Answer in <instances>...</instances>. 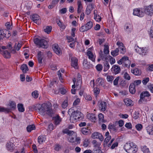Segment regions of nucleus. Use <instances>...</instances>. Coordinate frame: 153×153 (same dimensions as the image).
Returning a JSON list of instances; mask_svg holds the SVG:
<instances>
[{
    "label": "nucleus",
    "instance_id": "f257e3e1",
    "mask_svg": "<svg viewBox=\"0 0 153 153\" xmlns=\"http://www.w3.org/2000/svg\"><path fill=\"white\" fill-rule=\"evenodd\" d=\"M30 109L37 111L39 114L43 116L46 114L49 116H51L53 113V111L50 105L46 103L42 105L37 104L33 105L31 107Z\"/></svg>",
    "mask_w": 153,
    "mask_h": 153
},
{
    "label": "nucleus",
    "instance_id": "f03ea898",
    "mask_svg": "<svg viewBox=\"0 0 153 153\" xmlns=\"http://www.w3.org/2000/svg\"><path fill=\"white\" fill-rule=\"evenodd\" d=\"M73 109H70L68 111L69 114H71L70 117V121L72 123L76 122L83 119L84 115L82 113L79 111H73Z\"/></svg>",
    "mask_w": 153,
    "mask_h": 153
},
{
    "label": "nucleus",
    "instance_id": "7ed1b4c3",
    "mask_svg": "<svg viewBox=\"0 0 153 153\" xmlns=\"http://www.w3.org/2000/svg\"><path fill=\"white\" fill-rule=\"evenodd\" d=\"M124 149L128 153H136L138 150L137 145L133 142L126 143L124 146Z\"/></svg>",
    "mask_w": 153,
    "mask_h": 153
},
{
    "label": "nucleus",
    "instance_id": "20e7f679",
    "mask_svg": "<svg viewBox=\"0 0 153 153\" xmlns=\"http://www.w3.org/2000/svg\"><path fill=\"white\" fill-rule=\"evenodd\" d=\"M34 42L36 44L39 46V47L44 48H47L48 46L47 41L43 39L36 38L34 40Z\"/></svg>",
    "mask_w": 153,
    "mask_h": 153
},
{
    "label": "nucleus",
    "instance_id": "39448f33",
    "mask_svg": "<svg viewBox=\"0 0 153 153\" xmlns=\"http://www.w3.org/2000/svg\"><path fill=\"white\" fill-rule=\"evenodd\" d=\"M135 51L142 56H144L148 52V49L146 47H139L135 45L134 47Z\"/></svg>",
    "mask_w": 153,
    "mask_h": 153
},
{
    "label": "nucleus",
    "instance_id": "423d86ee",
    "mask_svg": "<svg viewBox=\"0 0 153 153\" xmlns=\"http://www.w3.org/2000/svg\"><path fill=\"white\" fill-rule=\"evenodd\" d=\"M93 26V23L91 21H90L86 24L82 26L79 29L81 32H84L90 29Z\"/></svg>",
    "mask_w": 153,
    "mask_h": 153
},
{
    "label": "nucleus",
    "instance_id": "0eeeda50",
    "mask_svg": "<svg viewBox=\"0 0 153 153\" xmlns=\"http://www.w3.org/2000/svg\"><path fill=\"white\" fill-rule=\"evenodd\" d=\"M68 140L71 143L76 142V143H79L80 139L79 137H77L76 133H74L73 135L69 136Z\"/></svg>",
    "mask_w": 153,
    "mask_h": 153
},
{
    "label": "nucleus",
    "instance_id": "6e6552de",
    "mask_svg": "<svg viewBox=\"0 0 153 153\" xmlns=\"http://www.w3.org/2000/svg\"><path fill=\"white\" fill-rule=\"evenodd\" d=\"M133 14L134 15L142 17L144 16V13L141 8H139L134 10Z\"/></svg>",
    "mask_w": 153,
    "mask_h": 153
},
{
    "label": "nucleus",
    "instance_id": "1a4fd4ad",
    "mask_svg": "<svg viewBox=\"0 0 153 153\" xmlns=\"http://www.w3.org/2000/svg\"><path fill=\"white\" fill-rule=\"evenodd\" d=\"M145 13L147 15L151 16L153 14V4L146 7Z\"/></svg>",
    "mask_w": 153,
    "mask_h": 153
},
{
    "label": "nucleus",
    "instance_id": "9d476101",
    "mask_svg": "<svg viewBox=\"0 0 153 153\" xmlns=\"http://www.w3.org/2000/svg\"><path fill=\"white\" fill-rule=\"evenodd\" d=\"M14 141L13 138L10 139V141L7 144V150L10 151L11 152H13L14 148L15 145L14 144Z\"/></svg>",
    "mask_w": 153,
    "mask_h": 153
},
{
    "label": "nucleus",
    "instance_id": "9b49d317",
    "mask_svg": "<svg viewBox=\"0 0 153 153\" xmlns=\"http://www.w3.org/2000/svg\"><path fill=\"white\" fill-rule=\"evenodd\" d=\"M93 50V47L90 48L88 49L87 55L88 58L91 60L92 62H94L95 60V57L94 56L91 51Z\"/></svg>",
    "mask_w": 153,
    "mask_h": 153
},
{
    "label": "nucleus",
    "instance_id": "f8f14e48",
    "mask_svg": "<svg viewBox=\"0 0 153 153\" xmlns=\"http://www.w3.org/2000/svg\"><path fill=\"white\" fill-rule=\"evenodd\" d=\"M71 59V66L76 69L78 68V59L75 57L71 56L70 58Z\"/></svg>",
    "mask_w": 153,
    "mask_h": 153
},
{
    "label": "nucleus",
    "instance_id": "ddd939ff",
    "mask_svg": "<svg viewBox=\"0 0 153 153\" xmlns=\"http://www.w3.org/2000/svg\"><path fill=\"white\" fill-rule=\"evenodd\" d=\"M91 137L93 139L98 138L101 141H102L104 139V138L102 134L97 132H95L93 133Z\"/></svg>",
    "mask_w": 153,
    "mask_h": 153
},
{
    "label": "nucleus",
    "instance_id": "4468645a",
    "mask_svg": "<svg viewBox=\"0 0 153 153\" xmlns=\"http://www.w3.org/2000/svg\"><path fill=\"white\" fill-rule=\"evenodd\" d=\"M124 29L126 32L130 33L133 30L132 25L130 23H126L124 26Z\"/></svg>",
    "mask_w": 153,
    "mask_h": 153
},
{
    "label": "nucleus",
    "instance_id": "2eb2a0df",
    "mask_svg": "<svg viewBox=\"0 0 153 153\" xmlns=\"http://www.w3.org/2000/svg\"><path fill=\"white\" fill-rule=\"evenodd\" d=\"M53 48L54 52L58 55L62 54V51L58 45L57 44H54L53 45Z\"/></svg>",
    "mask_w": 153,
    "mask_h": 153
},
{
    "label": "nucleus",
    "instance_id": "dca6fc26",
    "mask_svg": "<svg viewBox=\"0 0 153 153\" xmlns=\"http://www.w3.org/2000/svg\"><path fill=\"white\" fill-rule=\"evenodd\" d=\"M150 96L149 93L147 91L143 92L140 95V99L139 100V103H141L140 102H142V100H143L145 97H149Z\"/></svg>",
    "mask_w": 153,
    "mask_h": 153
},
{
    "label": "nucleus",
    "instance_id": "f3484780",
    "mask_svg": "<svg viewBox=\"0 0 153 153\" xmlns=\"http://www.w3.org/2000/svg\"><path fill=\"white\" fill-rule=\"evenodd\" d=\"M117 45L118 46L119 48L120 49V53L124 54L126 52L125 48L123 45V44L122 42H117Z\"/></svg>",
    "mask_w": 153,
    "mask_h": 153
},
{
    "label": "nucleus",
    "instance_id": "a211bd4d",
    "mask_svg": "<svg viewBox=\"0 0 153 153\" xmlns=\"http://www.w3.org/2000/svg\"><path fill=\"white\" fill-rule=\"evenodd\" d=\"M0 53L6 58H9L11 56L10 53L7 50H0Z\"/></svg>",
    "mask_w": 153,
    "mask_h": 153
},
{
    "label": "nucleus",
    "instance_id": "6ab92c4d",
    "mask_svg": "<svg viewBox=\"0 0 153 153\" xmlns=\"http://www.w3.org/2000/svg\"><path fill=\"white\" fill-rule=\"evenodd\" d=\"M99 108L102 111H104L106 109V104L104 101H101L99 105Z\"/></svg>",
    "mask_w": 153,
    "mask_h": 153
},
{
    "label": "nucleus",
    "instance_id": "aec40b11",
    "mask_svg": "<svg viewBox=\"0 0 153 153\" xmlns=\"http://www.w3.org/2000/svg\"><path fill=\"white\" fill-rule=\"evenodd\" d=\"M93 6L94 5L92 4H90L87 6L85 11L87 15H88L90 13Z\"/></svg>",
    "mask_w": 153,
    "mask_h": 153
},
{
    "label": "nucleus",
    "instance_id": "412c9836",
    "mask_svg": "<svg viewBox=\"0 0 153 153\" xmlns=\"http://www.w3.org/2000/svg\"><path fill=\"white\" fill-rule=\"evenodd\" d=\"M87 117L92 122H95L96 121V117L93 114H88L87 115Z\"/></svg>",
    "mask_w": 153,
    "mask_h": 153
},
{
    "label": "nucleus",
    "instance_id": "4be33fe9",
    "mask_svg": "<svg viewBox=\"0 0 153 153\" xmlns=\"http://www.w3.org/2000/svg\"><path fill=\"white\" fill-rule=\"evenodd\" d=\"M135 86L134 84L131 83L129 86V89L130 92L132 94H134L136 91Z\"/></svg>",
    "mask_w": 153,
    "mask_h": 153
},
{
    "label": "nucleus",
    "instance_id": "5701e85b",
    "mask_svg": "<svg viewBox=\"0 0 153 153\" xmlns=\"http://www.w3.org/2000/svg\"><path fill=\"white\" fill-rule=\"evenodd\" d=\"M53 120L54 121L55 124L56 125H59L61 121V118L58 115L54 117Z\"/></svg>",
    "mask_w": 153,
    "mask_h": 153
},
{
    "label": "nucleus",
    "instance_id": "b1692460",
    "mask_svg": "<svg viewBox=\"0 0 153 153\" xmlns=\"http://www.w3.org/2000/svg\"><path fill=\"white\" fill-rule=\"evenodd\" d=\"M111 69L113 70V71L115 74L119 73L120 70V68L118 65H113Z\"/></svg>",
    "mask_w": 153,
    "mask_h": 153
},
{
    "label": "nucleus",
    "instance_id": "393cba45",
    "mask_svg": "<svg viewBox=\"0 0 153 153\" xmlns=\"http://www.w3.org/2000/svg\"><path fill=\"white\" fill-rule=\"evenodd\" d=\"M45 140L46 138L45 135H40L38 138V142L39 144H41L45 141Z\"/></svg>",
    "mask_w": 153,
    "mask_h": 153
},
{
    "label": "nucleus",
    "instance_id": "a878e982",
    "mask_svg": "<svg viewBox=\"0 0 153 153\" xmlns=\"http://www.w3.org/2000/svg\"><path fill=\"white\" fill-rule=\"evenodd\" d=\"M146 130L149 134L153 135V126H148L146 127Z\"/></svg>",
    "mask_w": 153,
    "mask_h": 153
},
{
    "label": "nucleus",
    "instance_id": "bb28decb",
    "mask_svg": "<svg viewBox=\"0 0 153 153\" xmlns=\"http://www.w3.org/2000/svg\"><path fill=\"white\" fill-rule=\"evenodd\" d=\"M78 8L77 10V12L78 13H79L82 11V6L81 1H78L77 2Z\"/></svg>",
    "mask_w": 153,
    "mask_h": 153
},
{
    "label": "nucleus",
    "instance_id": "cd10ccee",
    "mask_svg": "<svg viewBox=\"0 0 153 153\" xmlns=\"http://www.w3.org/2000/svg\"><path fill=\"white\" fill-rule=\"evenodd\" d=\"M63 133L65 134H67L69 136H71L73 135V134L74 133H76L75 132H74L73 131L69 130L68 129H65L63 131Z\"/></svg>",
    "mask_w": 153,
    "mask_h": 153
},
{
    "label": "nucleus",
    "instance_id": "c85d7f7f",
    "mask_svg": "<svg viewBox=\"0 0 153 153\" xmlns=\"http://www.w3.org/2000/svg\"><path fill=\"white\" fill-rule=\"evenodd\" d=\"M104 64V69L103 71H106L110 68V65L108 62L105 61L103 62Z\"/></svg>",
    "mask_w": 153,
    "mask_h": 153
},
{
    "label": "nucleus",
    "instance_id": "c756f323",
    "mask_svg": "<svg viewBox=\"0 0 153 153\" xmlns=\"http://www.w3.org/2000/svg\"><path fill=\"white\" fill-rule=\"evenodd\" d=\"M32 19L34 22L37 23V22L39 20V16L38 14H35L32 16Z\"/></svg>",
    "mask_w": 153,
    "mask_h": 153
},
{
    "label": "nucleus",
    "instance_id": "7c9ffc66",
    "mask_svg": "<svg viewBox=\"0 0 153 153\" xmlns=\"http://www.w3.org/2000/svg\"><path fill=\"white\" fill-rule=\"evenodd\" d=\"M21 69L22 71V72L24 73H26L27 71L28 70L27 65L26 64H25L22 65L21 66Z\"/></svg>",
    "mask_w": 153,
    "mask_h": 153
},
{
    "label": "nucleus",
    "instance_id": "2f4dec72",
    "mask_svg": "<svg viewBox=\"0 0 153 153\" xmlns=\"http://www.w3.org/2000/svg\"><path fill=\"white\" fill-rule=\"evenodd\" d=\"M78 78L77 79L76 82V86L78 89H79L81 88V85L82 84V81L80 77L79 76V75H78Z\"/></svg>",
    "mask_w": 153,
    "mask_h": 153
},
{
    "label": "nucleus",
    "instance_id": "473e14b6",
    "mask_svg": "<svg viewBox=\"0 0 153 153\" xmlns=\"http://www.w3.org/2000/svg\"><path fill=\"white\" fill-rule=\"evenodd\" d=\"M16 44H15L14 45V48L13 49L12 48V45L11 44H9L8 45V49L11 52L13 53H15L16 52Z\"/></svg>",
    "mask_w": 153,
    "mask_h": 153
},
{
    "label": "nucleus",
    "instance_id": "72a5a7b5",
    "mask_svg": "<svg viewBox=\"0 0 153 153\" xmlns=\"http://www.w3.org/2000/svg\"><path fill=\"white\" fill-rule=\"evenodd\" d=\"M96 82L98 84V85L102 86L103 85L104 81L102 78H99L97 79Z\"/></svg>",
    "mask_w": 153,
    "mask_h": 153
},
{
    "label": "nucleus",
    "instance_id": "f704fd0d",
    "mask_svg": "<svg viewBox=\"0 0 153 153\" xmlns=\"http://www.w3.org/2000/svg\"><path fill=\"white\" fill-rule=\"evenodd\" d=\"M35 126L34 125H29L27 127V130L28 132H30L31 131L35 129Z\"/></svg>",
    "mask_w": 153,
    "mask_h": 153
},
{
    "label": "nucleus",
    "instance_id": "c9c22d12",
    "mask_svg": "<svg viewBox=\"0 0 153 153\" xmlns=\"http://www.w3.org/2000/svg\"><path fill=\"white\" fill-rule=\"evenodd\" d=\"M124 101L126 105L128 106L131 105L132 103V100L129 99H125Z\"/></svg>",
    "mask_w": 153,
    "mask_h": 153
},
{
    "label": "nucleus",
    "instance_id": "e433bc0d",
    "mask_svg": "<svg viewBox=\"0 0 153 153\" xmlns=\"http://www.w3.org/2000/svg\"><path fill=\"white\" fill-rule=\"evenodd\" d=\"M119 51V49L117 48L115 50L111 51V54L113 56H115L118 55Z\"/></svg>",
    "mask_w": 153,
    "mask_h": 153
},
{
    "label": "nucleus",
    "instance_id": "4c0bfd02",
    "mask_svg": "<svg viewBox=\"0 0 153 153\" xmlns=\"http://www.w3.org/2000/svg\"><path fill=\"white\" fill-rule=\"evenodd\" d=\"M141 149L143 153H150L149 149L146 146L142 147Z\"/></svg>",
    "mask_w": 153,
    "mask_h": 153
},
{
    "label": "nucleus",
    "instance_id": "58836bf2",
    "mask_svg": "<svg viewBox=\"0 0 153 153\" xmlns=\"http://www.w3.org/2000/svg\"><path fill=\"white\" fill-rule=\"evenodd\" d=\"M83 65L84 67L86 69H89L92 66L89 63L86 62V61H84Z\"/></svg>",
    "mask_w": 153,
    "mask_h": 153
},
{
    "label": "nucleus",
    "instance_id": "ea45409f",
    "mask_svg": "<svg viewBox=\"0 0 153 153\" xmlns=\"http://www.w3.org/2000/svg\"><path fill=\"white\" fill-rule=\"evenodd\" d=\"M126 59H127V60L126 62H124L123 63L124 64L125 66L126 67L129 68L130 66L131 62L130 60H129L128 57H126Z\"/></svg>",
    "mask_w": 153,
    "mask_h": 153
},
{
    "label": "nucleus",
    "instance_id": "a19ab883",
    "mask_svg": "<svg viewBox=\"0 0 153 153\" xmlns=\"http://www.w3.org/2000/svg\"><path fill=\"white\" fill-rule=\"evenodd\" d=\"M17 107L19 111L20 112H23L25 111L23 105L22 104H18Z\"/></svg>",
    "mask_w": 153,
    "mask_h": 153
},
{
    "label": "nucleus",
    "instance_id": "79ce46f5",
    "mask_svg": "<svg viewBox=\"0 0 153 153\" xmlns=\"http://www.w3.org/2000/svg\"><path fill=\"white\" fill-rule=\"evenodd\" d=\"M95 10H94V19L96 21L98 22H100L101 20V17L100 16L97 15V14H95Z\"/></svg>",
    "mask_w": 153,
    "mask_h": 153
},
{
    "label": "nucleus",
    "instance_id": "37998d69",
    "mask_svg": "<svg viewBox=\"0 0 153 153\" xmlns=\"http://www.w3.org/2000/svg\"><path fill=\"white\" fill-rule=\"evenodd\" d=\"M81 132L82 133L85 135L88 134L89 132V130L85 128H82Z\"/></svg>",
    "mask_w": 153,
    "mask_h": 153
},
{
    "label": "nucleus",
    "instance_id": "c03bdc74",
    "mask_svg": "<svg viewBox=\"0 0 153 153\" xmlns=\"http://www.w3.org/2000/svg\"><path fill=\"white\" fill-rule=\"evenodd\" d=\"M4 30L0 29V40L2 39L5 37Z\"/></svg>",
    "mask_w": 153,
    "mask_h": 153
},
{
    "label": "nucleus",
    "instance_id": "a18cd8bd",
    "mask_svg": "<svg viewBox=\"0 0 153 153\" xmlns=\"http://www.w3.org/2000/svg\"><path fill=\"white\" fill-rule=\"evenodd\" d=\"M51 29L52 27L51 26H47L44 29V31L48 34L51 32Z\"/></svg>",
    "mask_w": 153,
    "mask_h": 153
},
{
    "label": "nucleus",
    "instance_id": "49530a36",
    "mask_svg": "<svg viewBox=\"0 0 153 153\" xmlns=\"http://www.w3.org/2000/svg\"><path fill=\"white\" fill-rule=\"evenodd\" d=\"M132 73L135 75H139L140 74L139 70L137 68H136L133 70Z\"/></svg>",
    "mask_w": 153,
    "mask_h": 153
},
{
    "label": "nucleus",
    "instance_id": "de8ad7c7",
    "mask_svg": "<svg viewBox=\"0 0 153 153\" xmlns=\"http://www.w3.org/2000/svg\"><path fill=\"white\" fill-rule=\"evenodd\" d=\"M114 79V77L113 76H108L107 77V81L111 83L113 81Z\"/></svg>",
    "mask_w": 153,
    "mask_h": 153
},
{
    "label": "nucleus",
    "instance_id": "09e8293b",
    "mask_svg": "<svg viewBox=\"0 0 153 153\" xmlns=\"http://www.w3.org/2000/svg\"><path fill=\"white\" fill-rule=\"evenodd\" d=\"M123 77L125 79L128 80H130L131 79L130 76L127 72H125L124 73Z\"/></svg>",
    "mask_w": 153,
    "mask_h": 153
},
{
    "label": "nucleus",
    "instance_id": "8fccbe9b",
    "mask_svg": "<svg viewBox=\"0 0 153 153\" xmlns=\"http://www.w3.org/2000/svg\"><path fill=\"white\" fill-rule=\"evenodd\" d=\"M108 46L107 45H104V52L105 54H108L109 53L108 50Z\"/></svg>",
    "mask_w": 153,
    "mask_h": 153
},
{
    "label": "nucleus",
    "instance_id": "3c124183",
    "mask_svg": "<svg viewBox=\"0 0 153 153\" xmlns=\"http://www.w3.org/2000/svg\"><path fill=\"white\" fill-rule=\"evenodd\" d=\"M9 106L11 108L15 109L16 107V104L13 101H11L10 103Z\"/></svg>",
    "mask_w": 153,
    "mask_h": 153
},
{
    "label": "nucleus",
    "instance_id": "603ef678",
    "mask_svg": "<svg viewBox=\"0 0 153 153\" xmlns=\"http://www.w3.org/2000/svg\"><path fill=\"white\" fill-rule=\"evenodd\" d=\"M4 32L5 37L6 38H9L11 35L10 32L9 31L6 30H4Z\"/></svg>",
    "mask_w": 153,
    "mask_h": 153
},
{
    "label": "nucleus",
    "instance_id": "864d4df0",
    "mask_svg": "<svg viewBox=\"0 0 153 153\" xmlns=\"http://www.w3.org/2000/svg\"><path fill=\"white\" fill-rule=\"evenodd\" d=\"M139 112L138 111H135L133 115V118L135 119H137L139 117Z\"/></svg>",
    "mask_w": 153,
    "mask_h": 153
},
{
    "label": "nucleus",
    "instance_id": "5fc2aeb1",
    "mask_svg": "<svg viewBox=\"0 0 153 153\" xmlns=\"http://www.w3.org/2000/svg\"><path fill=\"white\" fill-rule=\"evenodd\" d=\"M10 111V109L8 108H5L3 107H0V111L1 112H6L7 113Z\"/></svg>",
    "mask_w": 153,
    "mask_h": 153
},
{
    "label": "nucleus",
    "instance_id": "6e6d98bb",
    "mask_svg": "<svg viewBox=\"0 0 153 153\" xmlns=\"http://www.w3.org/2000/svg\"><path fill=\"white\" fill-rule=\"evenodd\" d=\"M88 140L87 139H85L83 143V146L85 147H86L88 146Z\"/></svg>",
    "mask_w": 153,
    "mask_h": 153
},
{
    "label": "nucleus",
    "instance_id": "4d7b16f0",
    "mask_svg": "<svg viewBox=\"0 0 153 153\" xmlns=\"http://www.w3.org/2000/svg\"><path fill=\"white\" fill-rule=\"evenodd\" d=\"M38 95L39 94L37 93V91H35L32 93V95L35 98H37L38 97Z\"/></svg>",
    "mask_w": 153,
    "mask_h": 153
},
{
    "label": "nucleus",
    "instance_id": "13d9d810",
    "mask_svg": "<svg viewBox=\"0 0 153 153\" xmlns=\"http://www.w3.org/2000/svg\"><path fill=\"white\" fill-rule=\"evenodd\" d=\"M96 68L97 70L98 71H100L102 70V66L101 64L97 65L96 66Z\"/></svg>",
    "mask_w": 153,
    "mask_h": 153
},
{
    "label": "nucleus",
    "instance_id": "bf43d9fd",
    "mask_svg": "<svg viewBox=\"0 0 153 153\" xmlns=\"http://www.w3.org/2000/svg\"><path fill=\"white\" fill-rule=\"evenodd\" d=\"M109 58L110 59V62L111 64L112 65L115 62V60L111 56H109Z\"/></svg>",
    "mask_w": 153,
    "mask_h": 153
},
{
    "label": "nucleus",
    "instance_id": "052dcab7",
    "mask_svg": "<svg viewBox=\"0 0 153 153\" xmlns=\"http://www.w3.org/2000/svg\"><path fill=\"white\" fill-rule=\"evenodd\" d=\"M149 77H146L144 78L142 81V83L144 85L146 84L149 81Z\"/></svg>",
    "mask_w": 153,
    "mask_h": 153
},
{
    "label": "nucleus",
    "instance_id": "680f3d73",
    "mask_svg": "<svg viewBox=\"0 0 153 153\" xmlns=\"http://www.w3.org/2000/svg\"><path fill=\"white\" fill-rule=\"evenodd\" d=\"M141 80H135L134 82L132 83L134 84L135 86H136L141 84Z\"/></svg>",
    "mask_w": 153,
    "mask_h": 153
},
{
    "label": "nucleus",
    "instance_id": "e2e57ef3",
    "mask_svg": "<svg viewBox=\"0 0 153 153\" xmlns=\"http://www.w3.org/2000/svg\"><path fill=\"white\" fill-rule=\"evenodd\" d=\"M135 127L137 130L140 131L142 129L143 126L140 124H138Z\"/></svg>",
    "mask_w": 153,
    "mask_h": 153
},
{
    "label": "nucleus",
    "instance_id": "0e129e2a",
    "mask_svg": "<svg viewBox=\"0 0 153 153\" xmlns=\"http://www.w3.org/2000/svg\"><path fill=\"white\" fill-rule=\"evenodd\" d=\"M68 102L67 100H65L62 104V107L63 108H65L68 106Z\"/></svg>",
    "mask_w": 153,
    "mask_h": 153
},
{
    "label": "nucleus",
    "instance_id": "69168bd1",
    "mask_svg": "<svg viewBox=\"0 0 153 153\" xmlns=\"http://www.w3.org/2000/svg\"><path fill=\"white\" fill-rule=\"evenodd\" d=\"M67 11V10L66 8H63L59 10V12L61 14H65Z\"/></svg>",
    "mask_w": 153,
    "mask_h": 153
},
{
    "label": "nucleus",
    "instance_id": "338daca9",
    "mask_svg": "<svg viewBox=\"0 0 153 153\" xmlns=\"http://www.w3.org/2000/svg\"><path fill=\"white\" fill-rule=\"evenodd\" d=\"M98 117L99 121L100 122H103L104 118L103 115L102 114L100 113L98 115Z\"/></svg>",
    "mask_w": 153,
    "mask_h": 153
},
{
    "label": "nucleus",
    "instance_id": "774afa93",
    "mask_svg": "<svg viewBox=\"0 0 153 153\" xmlns=\"http://www.w3.org/2000/svg\"><path fill=\"white\" fill-rule=\"evenodd\" d=\"M94 93L96 95H97L99 93L100 89L97 87L95 88L94 89Z\"/></svg>",
    "mask_w": 153,
    "mask_h": 153
}]
</instances>
